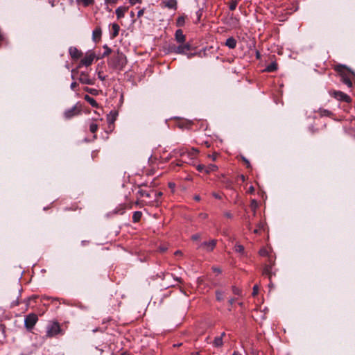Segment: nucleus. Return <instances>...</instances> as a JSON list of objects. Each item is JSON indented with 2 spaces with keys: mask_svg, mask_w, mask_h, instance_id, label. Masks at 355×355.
I'll list each match as a JSON object with an SVG mask.
<instances>
[{
  "mask_svg": "<svg viewBox=\"0 0 355 355\" xmlns=\"http://www.w3.org/2000/svg\"><path fill=\"white\" fill-rule=\"evenodd\" d=\"M108 64L113 69H122L126 64V58L123 53L118 51L108 61Z\"/></svg>",
  "mask_w": 355,
  "mask_h": 355,
  "instance_id": "1",
  "label": "nucleus"
},
{
  "mask_svg": "<svg viewBox=\"0 0 355 355\" xmlns=\"http://www.w3.org/2000/svg\"><path fill=\"white\" fill-rule=\"evenodd\" d=\"M335 70L338 71L341 77V81L345 84L348 87H352V82L349 78V73H351L347 70L345 66L344 65H337L335 67Z\"/></svg>",
  "mask_w": 355,
  "mask_h": 355,
  "instance_id": "2",
  "label": "nucleus"
},
{
  "mask_svg": "<svg viewBox=\"0 0 355 355\" xmlns=\"http://www.w3.org/2000/svg\"><path fill=\"white\" fill-rule=\"evenodd\" d=\"M329 94L339 101L349 103L352 101L349 96L340 91L330 90Z\"/></svg>",
  "mask_w": 355,
  "mask_h": 355,
  "instance_id": "3",
  "label": "nucleus"
},
{
  "mask_svg": "<svg viewBox=\"0 0 355 355\" xmlns=\"http://www.w3.org/2000/svg\"><path fill=\"white\" fill-rule=\"evenodd\" d=\"M60 331L61 329L60 324L56 322H53L47 327L46 336L48 337H53L59 334Z\"/></svg>",
  "mask_w": 355,
  "mask_h": 355,
  "instance_id": "4",
  "label": "nucleus"
},
{
  "mask_svg": "<svg viewBox=\"0 0 355 355\" xmlns=\"http://www.w3.org/2000/svg\"><path fill=\"white\" fill-rule=\"evenodd\" d=\"M191 50V45L188 43L187 44H180L178 46H173L171 49L172 52L178 54H186L187 52Z\"/></svg>",
  "mask_w": 355,
  "mask_h": 355,
  "instance_id": "5",
  "label": "nucleus"
},
{
  "mask_svg": "<svg viewBox=\"0 0 355 355\" xmlns=\"http://www.w3.org/2000/svg\"><path fill=\"white\" fill-rule=\"evenodd\" d=\"M80 113V107L77 105L73 106L71 108L64 111V116L65 119H70L71 118L78 115Z\"/></svg>",
  "mask_w": 355,
  "mask_h": 355,
  "instance_id": "6",
  "label": "nucleus"
},
{
  "mask_svg": "<svg viewBox=\"0 0 355 355\" xmlns=\"http://www.w3.org/2000/svg\"><path fill=\"white\" fill-rule=\"evenodd\" d=\"M37 321V316L35 314H29L25 318V326L27 329H32Z\"/></svg>",
  "mask_w": 355,
  "mask_h": 355,
  "instance_id": "7",
  "label": "nucleus"
},
{
  "mask_svg": "<svg viewBox=\"0 0 355 355\" xmlns=\"http://www.w3.org/2000/svg\"><path fill=\"white\" fill-rule=\"evenodd\" d=\"M216 245V240L211 239L209 241H205L200 244L199 246V248L207 251V252H211L214 250Z\"/></svg>",
  "mask_w": 355,
  "mask_h": 355,
  "instance_id": "8",
  "label": "nucleus"
},
{
  "mask_svg": "<svg viewBox=\"0 0 355 355\" xmlns=\"http://www.w3.org/2000/svg\"><path fill=\"white\" fill-rule=\"evenodd\" d=\"M95 58V54L92 52H88L86 55L81 60L80 64L88 67L91 65Z\"/></svg>",
  "mask_w": 355,
  "mask_h": 355,
  "instance_id": "9",
  "label": "nucleus"
},
{
  "mask_svg": "<svg viewBox=\"0 0 355 355\" xmlns=\"http://www.w3.org/2000/svg\"><path fill=\"white\" fill-rule=\"evenodd\" d=\"M198 150L195 148H192L191 150H180V156H187L190 159H193L196 155H197Z\"/></svg>",
  "mask_w": 355,
  "mask_h": 355,
  "instance_id": "10",
  "label": "nucleus"
},
{
  "mask_svg": "<svg viewBox=\"0 0 355 355\" xmlns=\"http://www.w3.org/2000/svg\"><path fill=\"white\" fill-rule=\"evenodd\" d=\"M78 80L82 84H85V85H93V83H94L92 80L89 78V75L84 72H83L80 74Z\"/></svg>",
  "mask_w": 355,
  "mask_h": 355,
  "instance_id": "11",
  "label": "nucleus"
},
{
  "mask_svg": "<svg viewBox=\"0 0 355 355\" xmlns=\"http://www.w3.org/2000/svg\"><path fill=\"white\" fill-rule=\"evenodd\" d=\"M102 31L100 27H96L92 33V40L94 42H98L100 41L101 37Z\"/></svg>",
  "mask_w": 355,
  "mask_h": 355,
  "instance_id": "12",
  "label": "nucleus"
},
{
  "mask_svg": "<svg viewBox=\"0 0 355 355\" xmlns=\"http://www.w3.org/2000/svg\"><path fill=\"white\" fill-rule=\"evenodd\" d=\"M175 40L178 43H184L185 41V35L183 34V31L181 29H178L175 31Z\"/></svg>",
  "mask_w": 355,
  "mask_h": 355,
  "instance_id": "13",
  "label": "nucleus"
},
{
  "mask_svg": "<svg viewBox=\"0 0 355 355\" xmlns=\"http://www.w3.org/2000/svg\"><path fill=\"white\" fill-rule=\"evenodd\" d=\"M69 54L73 59H78L82 55V53L76 47H71L69 49Z\"/></svg>",
  "mask_w": 355,
  "mask_h": 355,
  "instance_id": "14",
  "label": "nucleus"
},
{
  "mask_svg": "<svg viewBox=\"0 0 355 355\" xmlns=\"http://www.w3.org/2000/svg\"><path fill=\"white\" fill-rule=\"evenodd\" d=\"M225 336V333L223 332L218 337H216L214 340L213 345L216 347H220L223 345V338Z\"/></svg>",
  "mask_w": 355,
  "mask_h": 355,
  "instance_id": "15",
  "label": "nucleus"
},
{
  "mask_svg": "<svg viewBox=\"0 0 355 355\" xmlns=\"http://www.w3.org/2000/svg\"><path fill=\"white\" fill-rule=\"evenodd\" d=\"M162 3L168 8L176 10L177 1L176 0H166L162 1Z\"/></svg>",
  "mask_w": 355,
  "mask_h": 355,
  "instance_id": "16",
  "label": "nucleus"
},
{
  "mask_svg": "<svg viewBox=\"0 0 355 355\" xmlns=\"http://www.w3.org/2000/svg\"><path fill=\"white\" fill-rule=\"evenodd\" d=\"M225 45L230 49H233L236 46V40L234 37H230L227 39Z\"/></svg>",
  "mask_w": 355,
  "mask_h": 355,
  "instance_id": "17",
  "label": "nucleus"
},
{
  "mask_svg": "<svg viewBox=\"0 0 355 355\" xmlns=\"http://www.w3.org/2000/svg\"><path fill=\"white\" fill-rule=\"evenodd\" d=\"M127 10H128V8H126V7H123V6L119 7L116 10V15L117 18L120 19V18L123 17L124 15Z\"/></svg>",
  "mask_w": 355,
  "mask_h": 355,
  "instance_id": "18",
  "label": "nucleus"
},
{
  "mask_svg": "<svg viewBox=\"0 0 355 355\" xmlns=\"http://www.w3.org/2000/svg\"><path fill=\"white\" fill-rule=\"evenodd\" d=\"M84 98L92 107H98V103H97V102L96 101V100L94 98L91 97L89 95H85Z\"/></svg>",
  "mask_w": 355,
  "mask_h": 355,
  "instance_id": "19",
  "label": "nucleus"
},
{
  "mask_svg": "<svg viewBox=\"0 0 355 355\" xmlns=\"http://www.w3.org/2000/svg\"><path fill=\"white\" fill-rule=\"evenodd\" d=\"M120 27L117 24H113L112 25V37H116L119 35Z\"/></svg>",
  "mask_w": 355,
  "mask_h": 355,
  "instance_id": "20",
  "label": "nucleus"
},
{
  "mask_svg": "<svg viewBox=\"0 0 355 355\" xmlns=\"http://www.w3.org/2000/svg\"><path fill=\"white\" fill-rule=\"evenodd\" d=\"M218 169V166L215 164H209L206 166L205 172L209 173L213 171H216Z\"/></svg>",
  "mask_w": 355,
  "mask_h": 355,
  "instance_id": "21",
  "label": "nucleus"
},
{
  "mask_svg": "<svg viewBox=\"0 0 355 355\" xmlns=\"http://www.w3.org/2000/svg\"><path fill=\"white\" fill-rule=\"evenodd\" d=\"M141 216H142V213L141 211L134 212L133 216H132L133 222H135V223L138 222L141 219Z\"/></svg>",
  "mask_w": 355,
  "mask_h": 355,
  "instance_id": "22",
  "label": "nucleus"
},
{
  "mask_svg": "<svg viewBox=\"0 0 355 355\" xmlns=\"http://www.w3.org/2000/svg\"><path fill=\"white\" fill-rule=\"evenodd\" d=\"M271 271H272V266H266L263 268V274L265 275L268 276V277L270 279L271 277Z\"/></svg>",
  "mask_w": 355,
  "mask_h": 355,
  "instance_id": "23",
  "label": "nucleus"
},
{
  "mask_svg": "<svg viewBox=\"0 0 355 355\" xmlns=\"http://www.w3.org/2000/svg\"><path fill=\"white\" fill-rule=\"evenodd\" d=\"M277 69V64L276 63H271L270 64H269L266 67V71H268V72H272V71H276Z\"/></svg>",
  "mask_w": 355,
  "mask_h": 355,
  "instance_id": "24",
  "label": "nucleus"
},
{
  "mask_svg": "<svg viewBox=\"0 0 355 355\" xmlns=\"http://www.w3.org/2000/svg\"><path fill=\"white\" fill-rule=\"evenodd\" d=\"M234 250L236 252L244 254V247L241 244L236 243L234 246Z\"/></svg>",
  "mask_w": 355,
  "mask_h": 355,
  "instance_id": "25",
  "label": "nucleus"
},
{
  "mask_svg": "<svg viewBox=\"0 0 355 355\" xmlns=\"http://www.w3.org/2000/svg\"><path fill=\"white\" fill-rule=\"evenodd\" d=\"M185 23V18L183 16L179 17L177 19V26H183Z\"/></svg>",
  "mask_w": 355,
  "mask_h": 355,
  "instance_id": "26",
  "label": "nucleus"
},
{
  "mask_svg": "<svg viewBox=\"0 0 355 355\" xmlns=\"http://www.w3.org/2000/svg\"><path fill=\"white\" fill-rule=\"evenodd\" d=\"M97 130H98V125L94 122L91 123L89 125L90 132L92 133H95L97 131Z\"/></svg>",
  "mask_w": 355,
  "mask_h": 355,
  "instance_id": "27",
  "label": "nucleus"
},
{
  "mask_svg": "<svg viewBox=\"0 0 355 355\" xmlns=\"http://www.w3.org/2000/svg\"><path fill=\"white\" fill-rule=\"evenodd\" d=\"M216 297L218 301H222L224 299V294L222 291H217L216 292Z\"/></svg>",
  "mask_w": 355,
  "mask_h": 355,
  "instance_id": "28",
  "label": "nucleus"
},
{
  "mask_svg": "<svg viewBox=\"0 0 355 355\" xmlns=\"http://www.w3.org/2000/svg\"><path fill=\"white\" fill-rule=\"evenodd\" d=\"M238 0H232L230 3V9L231 10H234L238 5Z\"/></svg>",
  "mask_w": 355,
  "mask_h": 355,
  "instance_id": "29",
  "label": "nucleus"
},
{
  "mask_svg": "<svg viewBox=\"0 0 355 355\" xmlns=\"http://www.w3.org/2000/svg\"><path fill=\"white\" fill-rule=\"evenodd\" d=\"M137 194L139 196V197H144V196L148 197V198L150 197V194L147 191H146L143 189L139 190L137 192Z\"/></svg>",
  "mask_w": 355,
  "mask_h": 355,
  "instance_id": "30",
  "label": "nucleus"
},
{
  "mask_svg": "<svg viewBox=\"0 0 355 355\" xmlns=\"http://www.w3.org/2000/svg\"><path fill=\"white\" fill-rule=\"evenodd\" d=\"M250 207L252 209L254 213H255V210L258 207V202L256 200L253 199L251 200Z\"/></svg>",
  "mask_w": 355,
  "mask_h": 355,
  "instance_id": "31",
  "label": "nucleus"
},
{
  "mask_svg": "<svg viewBox=\"0 0 355 355\" xmlns=\"http://www.w3.org/2000/svg\"><path fill=\"white\" fill-rule=\"evenodd\" d=\"M319 112L321 116H330L331 112L325 109H320Z\"/></svg>",
  "mask_w": 355,
  "mask_h": 355,
  "instance_id": "32",
  "label": "nucleus"
},
{
  "mask_svg": "<svg viewBox=\"0 0 355 355\" xmlns=\"http://www.w3.org/2000/svg\"><path fill=\"white\" fill-rule=\"evenodd\" d=\"M103 48L105 50L103 53V56L108 55L111 53V49L107 45H105Z\"/></svg>",
  "mask_w": 355,
  "mask_h": 355,
  "instance_id": "33",
  "label": "nucleus"
},
{
  "mask_svg": "<svg viewBox=\"0 0 355 355\" xmlns=\"http://www.w3.org/2000/svg\"><path fill=\"white\" fill-rule=\"evenodd\" d=\"M232 292L234 293V294L238 295H241V290L236 286L232 287Z\"/></svg>",
  "mask_w": 355,
  "mask_h": 355,
  "instance_id": "34",
  "label": "nucleus"
},
{
  "mask_svg": "<svg viewBox=\"0 0 355 355\" xmlns=\"http://www.w3.org/2000/svg\"><path fill=\"white\" fill-rule=\"evenodd\" d=\"M205 168H206V166L202 164H199L196 166V169L200 172H202L204 171H205Z\"/></svg>",
  "mask_w": 355,
  "mask_h": 355,
  "instance_id": "35",
  "label": "nucleus"
},
{
  "mask_svg": "<svg viewBox=\"0 0 355 355\" xmlns=\"http://www.w3.org/2000/svg\"><path fill=\"white\" fill-rule=\"evenodd\" d=\"M77 1L82 2L85 6H88L93 2V0H77Z\"/></svg>",
  "mask_w": 355,
  "mask_h": 355,
  "instance_id": "36",
  "label": "nucleus"
},
{
  "mask_svg": "<svg viewBox=\"0 0 355 355\" xmlns=\"http://www.w3.org/2000/svg\"><path fill=\"white\" fill-rule=\"evenodd\" d=\"M259 292V286L258 285H254L253 287L252 295L255 296L258 294Z\"/></svg>",
  "mask_w": 355,
  "mask_h": 355,
  "instance_id": "37",
  "label": "nucleus"
},
{
  "mask_svg": "<svg viewBox=\"0 0 355 355\" xmlns=\"http://www.w3.org/2000/svg\"><path fill=\"white\" fill-rule=\"evenodd\" d=\"M241 159L244 162V163L245 164L247 168H250L251 167L250 163L248 161V159H247L245 157H241Z\"/></svg>",
  "mask_w": 355,
  "mask_h": 355,
  "instance_id": "38",
  "label": "nucleus"
},
{
  "mask_svg": "<svg viewBox=\"0 0 355 355\" xmlns=\"http://www.w3.org/2000/svg\"><path fill=\"white\" fill-rule=\"evenodd\" d=\"M200 239V234H193L192 236H191V239L193 241H198Z\"/></svg>",
  "mask_w": 355,
  "mask_h": 355,
  "instance_id": "39",
  "label": "nucleus"
},
{
  "mask_svg": "<svg viewBox=\"0 0 355 355\" xmlns=\"http://www.w3.org/2000/svg\"><path fill=\"white\" fill-rule=\"evenodd\" d=\"M201 15L202 14H201V12L200 10L196 12V23H198L200 20Z\"/></svg>",
  "mask_w": 355,
  "mask_h": 355,
  "instance_id": "40",
  "label": "nucleus"
},
{
  "mask_svg": "<svg viewBox=\"0 0 355 355\" xmlns=\"http://www.w3.org/2000/svg\"><path fill=\"white\" fill-rule=\"evenodd\" d=\"M78 87V83L76 82H73L71 84V89L72 90H76V87Z\"/></svg>",
  "mask_w": 355,
  "mask_h": 355,
  "instance_id": "41",
  "label": "nucleus"
},
{
  "mask_svg": "<svg viewBox=\"0 0 355 355\" xmlns=\"http://www.w3.org/2000/svg\"><path fill=\"white\" fill-rule=\"evenodd\" d=\"M224 216L226 217V218H232V214L230 211H225L224 213Z\"/></svg>",
  "mask_w": 355,
  "mask_h": 355,
  "instance_id": "42",
  "label": "nucleus"
},
{
  "mask_svg": "<svg viewBox=\"0 0 355 355\" xmlns=\"http://www.w3.org/2000/svg\"><path fill=\"white\" fill-rule=\"evenodd\" d=\"M199 217L202 219H206L208 217V215L206 213H201L199 214Z\"/></svg>",
  "mask_w": 355,
  "mask_h": 355,
  "instance_id": "43",
  "label": "nucleus"
},
{
  "mask_svg": "<svg viewBox=\"0 0 355 355\" xmlns=\"http://www.w3.org/2000/svg\"><path fill=\"white\" fill-rule=\"evenodd\" d=\"M209 157L213 160V161H215L216 159H217V157H218V154L216 153H214L211 155H209Z\"/></svg>",
  "mask_w": 355,
  "mask_h": 355,
  "instance_id": "44",
  "label": "nucleus"
},
{
  "mask_svg": "<svg viewBox=\"0 0 355 355\" xmlns=\"http://www.w3.org/2000/svg\"><path fill=\"white\" fill-rule=\"evenodd\" d=\"M144 12V9H141V10H139L138 11V12H137V17H140L141 16H142V15H143Z\"/></svg>",
  "mask_w": 355,
  "mask_h": 355,
  "instance_id": "45",
  "label": "nucleus"
},
{
  "mask_svg": "<svg viewBox=\"0 0 355 355\" xmlns=\"http://www.w3.org/2000/svg\"><path fill=\"white\" fill-rule=\"evenodd\" d=\"M129 1L132 5H135L137 3L140 2V0H129Z\"/></svg>",
  "mask_w": 355,
  "mask_h": 355,
  "instance_id": "46",
  "label": "nucleus"
},
{
  "mask_svg": "<svg viewBox=\"0 0 355 355\" xmlns=\"http://www.w3.org/2000/svg\"><path fill=\"white\" fill-rule=\"evenodd\" d=\"M235 302V299L234 298H231L230 300H229V303L230 305H232Z\"/></svg>",
  "mask_w": 355,
  "mask_h": 355,
  "instance_id": "47",
  "label": "nucleus"
},
{
  "mask_svg": "<svg viewBox=\"0 0 355 355\" xmlns=\"http://www.w3.org/2000/svg\"><path fill=\"white\" fill-rule=\"evenodd\" d=\"M193 198L196 201H199L200 200V197L198 195L195 196Z\"/></svg>",
  "mask_w": 355,
  "mask_h": 355,
  "instance_id": "48",
  "label": "nucleus"
},
{
  "mask_svg": "<svg viewBox=\"0 0 355 355\" xmlns=\"http://www.w3.org/2000/svg\"><path fill=\"white\" fill-rule=\"evenodd\" d=\"M213 196L216 198H218V199H220L221 197L219 194H217V193H213Z\"/></svg>",
  "mask_w": 355,
  "mask_h": 355,
  "instance_id": "49",
  "label": "nucleus"
},
{
  "mask_svg": "<svg viewBox=\"0 0 355 355\" xmlns=\"http://www.w3.org/2000/svg\"><path fill=\"white\" fill-rule=\"evenodd\" d=\"M240 178L243 182H244L245 180V176L243 175H240Z\"/></svg>",
  "mask_w": 355,
  "mask_h": 355,
  "instance_id": "50",
  "label": "nucleus"
},
{
  "mask_svg": "<svg viewBox=\"0 0 355 355\" xmlns=\"http://www.w3.org/2000/svg\"><path fill=\"white\" fill-rule=\"evenodd\" d=\"M232 355H242V354L241 353H239V352H234Z\"/></svg>",
  "mask_w": 355,
  "mask_h": 355,
  "instance_id": "51",
  "label": "nucleus"
},
{
  "mask_svg": "<svg viewBox=\"0 0 355 355\" xmlns=\"http://www.w3.org/2000/svg\"><path fill=\"white\" fill-rule=\"evenodd\" d=\"M215 272H218V273H220V270L218 269V268H214V269Z\"/></svg>",
  "mask_w": 355,
  "mask_h": 355,
  "instance_id": "52",
  "label": "nucleus"
},
{
  "mask_svg": "<svg viewBox=\"0 0 355 355\" xmlns=\"http://www.w3.org/2000/svg\"><path fill=\"white\" fill-rule=\"evenodd\" d=\"M191 355H200L199 352H193Z\"/></svg>",
  "mask_w": 355,
  "mask_h": 355,
  "instance_id": "53",
  "label": "nucleus"
},
{
  "mask_svg": "<svg viewBox=\"0 0 355 355\" xmlns=\"http://www.w3.org/2000/svg\"><path fill=\"white\" fill-rule=\"evenodd\" d=\"M250 192H253L254 191V188L252 187H251L250 188Z\"/></svg>",
  "mask_w": 355,
  "mask_h": 355,
  "instance_id": "54",
  "label": "nucleus"
},
{
  "mask_svg": "<svg viewBox=\"0 0 355 355\" xmlns=\"http://www.w3.org/2000/svg\"><path fill=\"white\" fill-rule=\"evenodd\" d=\"M260 254H265V250H261L260 251Z\"/></svg>",
  "mask_w": 355,
  "mask_h": 355,
  "instance_id": "55",
  "label": "nucleus"
},
{
  "mask_svg": "<svg viewBox=\"0 0 355 355\" xmlns=\"http://www.w3.org/2000/svg\"><path fill=\"white\" fill-rule=\"evenodd\" d=\"M98 331V328L93 329V332H96V331Z\"/></svg>",
  "mask_w": 355,
  "mask_h": 355,
  "instance_id": "56",
  "label": "nucleus"
},
{
  "mask_svg": "<svg viewBox=\"0 0 355 355\" xmlns=\"http://www.w3.org/2000/svg\"><path fill=\"white\" fill-rule=\"evenodd\" d=\"M134 15H135V14H134V12L132 11V12H130V15H131V17H134Z\"/></svg>",
  "mask_w": 355,
  "mask_h": 355,
  "instance_id": "57",
  "label": "nucleus"
},
{
  "mask_svg": "<svg viewBox=\"0 0 355 355\" xmlns=\"http://www.w3.org/2000/svg\"><path fill=\"white\" fill-rule=\"evenodd\" d=\"M115 0H106L107 2H109V1H112V2H114Z\"/></svg>",
  "mask_w": 355,
  "mask_h": 355,
  "instance_id": "58",
  "label": "nucleus"
},
{
  "mask_svg": "<svg viewBox=\"0 0 355 355\" xmlns=\"http://www.w3.org/2000/svg\"><path fill=\"white\" fill-rule=\"evenodd\" d=\"M180 253H181V252H180V251H177V252H175V254H180Z\"/></svg>",
  "mask_w": 355,
  "mask_h": 355,
  "instance_id": "59",
  "label": "nucleus"
},
{
  "mask_svg": "<svg viewBox=\"0 0 355 355\" xmlns=\"http://www.w3.org/2000/svg\"><path fill=\"white\" fill-rule=\"evenodd\" d=\"M99 78H101V80H104V78H103V76H99Z\"/></svg>",
  "mask_w": 355,
  "mask_h": 355,
  "instance_id": "60",
  "label": "nucleus"
},
{
  "mask_svg": "<svg viewBox=\"0 0 355 355\" xmlns=\"http://www.w3.org/2000/svg\"><path fill=\"white\" fill-rule=\"evenodd\" d=\"M169 185H170L171 187H173L174 186L173 184H170Z\"/></svg>",
  "mask_w": 355,
  "mask_h": 355,
  "instance_id": "61",
  "label": "nucleus"
},
{
  "mask_svg": "<svg viewBox=\"0 0 355 355\" xmlns=\"http://www.w3.org/2000/svg\"><path fill=\"white\" fill-rule=\"evenodd\" d=\"M254 233H257V232H258V230H254Z\"/></svg>",
  "mask_w": 355,
  "mask_h": 355,
  "instance_id": "62",
  "label": "nucleus"
},
{
  "mask_svg": "<svg viewBox=\"0 0 355 355\" xmlns=\"http://www.w3.org/2000/svg\"><path fill=\"white\" fill-rule=\"evenodd\" d=\"M161 195H162L161 192L158 193V196H161Z\"/></svg>",
  "mask_w": 355,
  "mask_h": 355,
  "instance_id": "63",
  "label": "nucleus"
}]
</instances>
